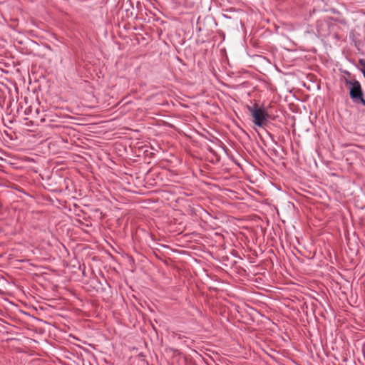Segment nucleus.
Returning a JSON list of instances; mask_svg holds the SVG:
<instances>
[{"label":"nucleus","instance_id":"3","mask_svg":"<svg viewBox=\"0 0 365 365\" xmlns=\"http://www.w3.org/2000/svg\"><path fill=\"white\" fill-rule=\"evenodd\" d=\"M359 64H360V66L362 67V70H363V71H365V60H364V59H360V60H359Z\"/></svg>","mask_w":365,"mask_h":365},{"label":"nucleus","instance_id":"4","mask_svg":"<svg viewBox=\"0 0 365 365\" xmlns=\"http://www.w3.org/2000/svg\"><path fill=\"white\" fill-rule=\"evenodd\" d=\"M359 98L361 99V101L363 103V105L365 106V100L362 98V96Z\"/></svg>","mask_w":365,"mask_h":365},{"label":"nucleus","instance_id":"1","mask_svg":"<svg viewBox=\"0 0 365 365\" xmlns=\"http://www.w3.org/2000/svg\"><path fill=\"white\" fill-rule=\"evenodd\" d=\"M248 110L252 116L253 123L259 127L262 126L269 117L267 112L264 108L258 107L257 106L248 107Z\"/></svg>","mask_w":365,"mask_h":365},{"label":"nucleus","instance_id":"5","mask_svg":"<svg viewBox=\"0 0 365 365\" xmlns=\"http://www.w3.org/2000/svg\"><path fill=\"white\" fill-rule=\"evenodd\" d=\"M363 73H364V76H365V71H363Z\"/></svg>","mask_w":365,"mask_h":365},{"label":"nucleus","instance_id":"2","mask_svg":"<svg viewBox=\"0 0 365 365\" xmlns=\"http://www.w3.org/2000/svg\"><path fill=\"white\" fill-rule=\"evenodd\" d=\"M347 84H351V88L350 89V96L351 98H359L362 96V91L361 84L359 81H354L353 83H351L350 81H346Z\"/></svg>","mask_w":365,"mask_h":365}]
</instances>
